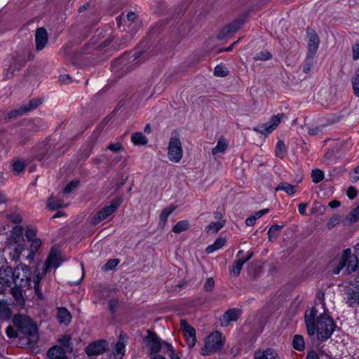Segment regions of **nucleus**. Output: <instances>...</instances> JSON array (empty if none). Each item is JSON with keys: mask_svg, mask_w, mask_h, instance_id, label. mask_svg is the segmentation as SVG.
Returning a JSON list of instances; mask_svg holds the SVG:
<instances>
[{"mask_svg": "<svg viewBox=\"0 0 359 359\" xmlns=\"http://www.w3.org/2000/svg\"><path fill=\"white\" fill-rule=\"evenodd\" d=\"M353 59L357 60L359 58V42H356L352 48Z\"/></svg>", "mask_w": 359, "mask_h": 359, "instance_id": "55", "label": "nucleus"}, {"mask_svg": "<svg viewBox=\"0 0 359 359\" xmlns=\"http://www.w3.org/2000/svg\"><path fill=\"white\" fill-rule=\"evenodd\" d=\"M228 147V142L223 137L218 140L217 145L212 149V155L224 153Z\"/></svg>", "mask_w": 359, "mask_h": 359, "instance_id": "30", "label": "nucleus"}, {"mask_svg": "<svg viewBox=\"0 0 359 359\" xmlns=\"http://www.w3.org/2000/svg\"><path fill=\"white\" fill-rule=\"evenodd\" d=\"M351 81L354 95L359 97V67L355 70Z\"/></svg>", "mask_w": 359, "mask_h": 359, "instance_id": "36", "label": "nucleus"}, {"mask_svg": "<svg viewBox=\"0 0 359 359\" xmlns=\"http://www.w3.org/2000/svg\"><path fill=\"white\" fill-rule=\"evenodd\" d=\"M161 349L165 353H167L168 356L175 352L173 346L170 344L165 341H162Z\"/></svg>", "mask_w": 359, "mask_h": 359, "instance_id": "50", "label": "nucleus"}, {"mask_svg": "<svg viewBox=\"0 0 359 359\" xmlns=\"http://www.w3.org/2000/svg\"><path fill=\"white\" fill-rule=\"evenodd\" d=\"M112 270V259H109L107 262L102 266V271H109Z\"/></svg>", "mask_w": 359, "mask_h": 359, "instance_id": "59", "label": "nucleus"}, {"mask_svg": "<svg viewBox=\"0 0 359 359\" xmlns=\"http://www.w3.org/2000/svg\"><path fill=\"white\" fill-rule=\"evenodd\" d=\"M15 268L13 271L11 267H6L5 269H0V275L6 278H11L15 287L23 288H30L31 286V278L29 277L30 273L29 269L24 265L20 268Z\"/></svg>", "mask_w": 359, "mask_h": 359, "instance_id": "2", "label": "nucleus"}, {"mask_svg": "<svg viewBox=\"0 0 359 359\" xmlns=\"http://www.w3.org/2000/svg\"><path fill=\"white\" fill-rule=\"evenodd\" d=\"M311 179L313 183H319L324 179V172L320 169L313 170L311 172Z\"/></svg>", "mask_w": 359, "mask_h": 359, "instance_id": "43", "label": "nucleus"}, {"mask_svg": "<svg viewBox=\"0 0 359 359\" xmlns=\"http://www.w3.org/2000/svg\"><path fill=\"white\" fill-rule=\"evenodd\" d=\"M224 345V339L220 332L216 331L209 334L204 341V347L201 350L203 355H209L220 351Z\"/></svg>", "mask_w": 359, "mask_h": 359, "instance_id": "3", "label": "nucleus"}, {"mask_svg": "<svg viewBox=\"0 0 359 359\" xmlns=\"http://www.w3.org/2000/svg\"><path fill=\"white\" fill-rule=\"evenodd\" d=\"M6 335L8 338L13 339L18 337L17 331L12 327L8 326L6 330Z\"/></svg>", "mask_w": 359, "mask_h": 359, "instance_id": "53", "label": "nucleus"}, {"mask_svg": "<svg viewBox=\"0 0 359 359\" xmlns=\"http://www.w3.org/2000/svg\"><path fill=\"white\" fill-rule=\"evenodd\" d=\"M59 81L61 83H68L71 81V79H70L69 76L67 74L61 75L59 77Z\"/></svg>", "mask_w": 359, "mask_h": 359, "instance_id": "61", "label": "nucleus"}, {"mask_svg": "<svg viewBox=\"0 0 359 359\" xmlns=\"http://www.w3.org/2000/svg\"><path fill=\"white\" fill-rule=\"evenodd\" d=\"M45 275H42L40 271V265L39 266H36L34 270V290L36 296L39 300L43 299L44 297L43 292L40 287V283L41 279L43 278Z\"/></svg>", "mask_w": 359, "mask_h": 359, "instance_id": "18", "label": "nucleus"}, {"mask_svg": "<svg viewBox=\"0 0 359 359\" xmlns=\"http://www.w3.org/2000/svg\"><path fill=\"white\" fill-rule=\"evenodd\" d=\"M121 149V147L120 144H114V159L119 161V160L123 158V161L121 163V166L123 168H124L127 165L126 152L123 151V154H120V155L118 156L116 154V152L119 151Z\"/></svg>", "mask_w": 359, "mask_h": 359, "instance_id": "38", "label": "nucleus"}, {"mask_svg": "<svg viewBox=\"0 0 359 359\" xmlns=\"http://www.w3.org/2000/svg\"><path fill=\"white\" fill-rule=\"evenodd\" d=\"M36 49L41 50L48 43V33L45 28H37L35 33Z\"/></svg>", "mask_w": 359, "mask_h": 359, "instance_id": "16", "label": "nucleus"}, {"mask_svg": "<svg viewBox=\"0 0 359 359\" xmlns=\"http://www.w3.org/2000/svg\"><path fill=\"white\" fill-rule=\"evenodd\" d=\"M131 142L137 146H143L147 144L148 140L141 132L133 133L130 137Z\"/></svg>", "mask_w": 359, "mask_h": 359, "instance_id": "27", "label": "nucleus"}, {"mask_svg": "<svg viewBox=\"0 0 359 359\" xmlns=\"http://www.w3.org/2000/svg\"><path fill=\"white\" fill-rule=\"evenodd\" d=\"M136 20L137 15L133 11L128 12L126 15L121 13L116 18L117 29L120 32L127 31V28H130L135 22Z\"/></svg>", "mask_w": 359, "mask_h": 359, "instance_id": "12", "label": "nucleus"}, {"mask_svg": "<svg viewBox=\"0 0 359 359\" xmlns=\"http://www.w3.org/2000/svg\"><path fill=\"white\" fill-rule=\"evenodd\" d=\"M307 205H308L307 203H299L298 205V210L301 215H306V208H307Z\"/></svg>", "mask_w": 359, "mask_h": 359, "instance_id": "60", "label": "nucleus"}, {"mask_svg": "<svg viewBox=\"0 0 359 359\" xmlns=\"http://www.w3.org/2000/svg\"><path fill=\"white\" fill-rule=\"evenodd\" d=\"M190 227L189 222L187 220H181L177 222L173 226L172 231L175 233H180L187 230Z\"/></svg>", "mask_w": 359, "mask_h": 359, "instance_id": "37", "label": "nucleus"}, {"mask_svg": "<svg viewBox=\"0 0 359 359\" xmlns=\"http://www.w3.org/2000/svg\"><path fill=\"white\" fill-rule=\"evenodd\" d=\"M225 243H226V239L222 237H219L215 241V242L212 244L209 245L206 248L205 252L208 254L212 253L215 251L218 250L219 249L222 248L225 245Z\"/></svg>", "mask_w": 359, "mask_h": 359, "instance_id": "28", "label": "nucleus"}, {"mask_svg": "<svg viewBox=\"0 0 359 359\" xmlns=\"http://www.w3.org/2000/svg\"><path fill=\"white\" fill-rule=\"evenodd\" d=\"M20 111H21V108H18L15 110H13V111H11L9 114H8V117L9 118H13V117H15L16 116H18V115H24L23 113H20Z\"/></svg>", "mask_w": 359, "mask_h": 359, "instance_id": "63", "label": "nucleus"}, {"mask_svg": "<svg viewBox=\"0 0 359 359\" xmlns=\"http://www.w3.org/2000/svg\"><path fill=\"white\" fill-rule=\"evenodd\" d=\"M271 57L269 52H261L255 57V60H267Z\"/></svg>", "mask_w": 359, "mask_h": 359, "instance_id": "52", "label": "nucleus"}, {"mask_svg": "<svg viewBox=\"0 0 359 359\" xmlns=\"http://www.w3.org/2000/svg\"><path fill=\"white\" fill-rule=\"evenodd\" d=\"M255 359H279L276 351L271 348L258 350L255 353Z\"/></svg>", "mask_w": 359, "mask_h": 359, "instance_id": "24", "label": "nucleus"}, {"mask_svg": "<svg viewBox=\"0 0 359 359\" xmlns=\"http://www.w3.org/2000/svg\"><path fill=\"white\" fill-rule=\"evenodd\" d=\"M348 219L351 223L359 219V205L350 212Z\"/></svg>", "mask_w": 359, "mask_h": 359, "instance_id": "48", "label": "nucleus"}, {"mask_svg": "<svg viewBox=\"0 0 359 359\" xmlns=\"http://www.w3.org/2000/svg\"><path fill=\"white\" fill-rule=\"evenodd\" d=\"M57 320L60 323L69 324L71 322L72 316L65 307H59L57 312Z\"/></svg>", "mask_w": 359, "mask_h": 359, "instance_id": "26", "label": "nucleus"}, {"mask_svg": "<svg viewBox=\"0 0 359 359\" xmlns=\"http://www.w3.org/2000/svg\"><path fill=\"white\" fill-rule=\"evenodd\" d=\"M7 218L9 221L13 222V224H20L22 221V216L19 213H17V212L8 214L7 215Z\"/></svg>", "mask_w": 359, "mask_h": 359, "instance_id": "47", "label": "nucleus"}, {"mask_svg": "<svg viewBox=\"0 0 359 359\" xmlns=\"http://www.w3.org/2000/svg\"><path fill=\"white\" fill-rule=\"evenodd\" d=\"M33 58L30 48H25L22 55H18L13 58V62L11 66L12 71L7 72L5 75L6 79H9L14 74L15 71L20 69L23 67L27 62Z\"/></svg>", "mask_w": 359, "mask_h": 359, "instance_id": "8", "label": "nucleus"}, {"mask_svg": "<svg viewBox=\"0 0 359 359\" xmlns=\"http://www.w3.org/2000/svg\"><path fill=\"white\" fill-rule=\"evenodd\" d=\"M128 341V336L121 332L118 339L114 346V359H123L126 353V345Z\"/></svg>", "mask_w": 359, "mask_h": 359, "instance_id": "13", "label": "nucleus"}, {"mask_svg": "<svg viewBox=\"0 0 359 359\" xmlns=\"http://www.w3.org/2000/svg\"><path fill=\"white\" fill-rule=\"evenodd\" d=\"M175 210V206L172 205H171L163 210V211L161 212L160 217H159V224L161 226H165L168 217Z\"/></svg>", "mask_w": 359, "mask_h": 359, "instance_id": "31", "label": "nucleus"}, {"mask_svg": "<svg viewBox=\"0 0 359 359\" xmlns=\"http://www.w3.org/2000/svg\"><path fill=\"white\" fill-rule=\"evenodd\" d=\"M128 42V38L126 36H124V38L123 39L120 40L119 41H118V39H116V41L118 48H121L126 46Z\"/></svg>", "mask_w": 359, "mask_h": 359, "instance_id": "62", "label": "nucleus"}, {"mask_svg": "<svg viewBox=\"0 0 359 359\" xmlns=\"http://www.w3.org/2000/svg\"><path fill=\"white\" fill-rule=\"evenodd\" d=\"M108 349V341L104 339H100L89 344L86 347L85 352L88 356H95L102 354Z\"/></svg>", "mask_w": 359, "mask_h": 359, "instance_id": "11", "label": "nucleus"}, {"mask_svg": "<svg viewBox=\"0 0 359 359\" xmlns=\"http://www.w3.org/2000/svg\"><path fill=\"white\" fill-rule=\"evenodd\" d=\"M11 316V311L6 302L0 301V320H8Z\"/></svg>", "mask_w": 359, "mask_h": 359, "instance_id": "33", "label": "nucleus"}, {"mask_svg": "<svg viewBox=\"0 0 359 359\" xmlns=\"http://www.w3.org/2000/svg\"><path fill=\"white\" fill-rule=\"evenodd\" d=\"M239 315L240 311L237 309H230L226 311L219 318L220 325L223 327L227 326L231 322L237 320Z\"/></svg>", "mask_w": 359, "mask_h": 359, "instance_id": "21", "label": "nucleus"}, {"mask_svg": "<svg viewBox=\"0 0 359 359\" xmlns=\"http://www.w3.org/2000/svg\"><path fill=\"white\" fill-rule=\"evenodd\" d=\"M293 348L297 351H302L304 349V341L301 335H294L292 341Z\"/></svg>", "mask_w": 359, "mask_h": 359, "instance_id": "40", "label": "nucleus"}, {"mask_svg": "<svg viewBox=\"0 0 359 359\" xmlns=\"http://www.w3.org/2000/svg\"><path fill=\"white\" fill-rule=\"evenodd\" d=\"M315 310L311 309L305 313V323L308 334L311 336L316 332L320 340H326L330 337L334 330L333 320L327 313L320 314L315 320Z\"/></svg>", "mask_w": 359, "mask_h": 359, "instance_id": "1", "label": "nucleus"}, {"mask_svg": "<svg viewBox=\"0 0 359 359\" xmlns=\"http://www.w3.org/2000/svg\"><path fill=\"white\" fill-rule=\"evenodd\" d=\"M95 302L104 305L107 304L109 311L112 312L111 290L104 285H100L95 292Z\"/></svg>", "mask_w": 359, "mask_h": 359, "instance_id": "9", "label": "nucleus"}, {"mask_svg": "<svg viewBox=\"0 0 359 359\" xmlns=\"http://www.w3.org/2000/svg\"><path fill=\"white\" fill-rule=\"evenodd\" d=\"M111 215H112V204L104 207L95 215L93 216L90 219V224L96 225Z\"/></svg>", "mask_w": 359, "mask_h": 359, "instance_id": "19", "label": "nucleus"}, {"mask_svg": "<svg viewBox=\"0 0 359 359\" xmlns=\"http://www.w3.org/2000/svg\"><path fill=\"white\" fill-rule=\"evenodd\" d=\"M71 339L72 338L69 335L65 334L59 338L58 342L62 345L67 351L71 352L72 351Z\"/></svg>", "mask_w": 359, "mask_h": 359, "instance_id": "41", "label": "nucleus"}, {"mask_svg": "<svg viewBox=\"0 0 359 359\" xmlns=\"http://www.w3.org/2000/svg\"><path fill=\"white\" fill-rule=\"evenodd\" d=\"M41 245V241L40 238H34L32 241V243L30 245V255L32 257L35 255L38 249Z\"/></svg>", "mask_w": 359, "mask_h": 359, "instance_id": "44", "label": "nucleus"}, {"mask_svg": "<svg viewBox=\"0 0 359 359\" xmlns=\"http://www.w3.org/2000/svg\"><path fill=\"white\" fill-rule=\"evenodd\" d=\"M180 327L189 347H194L196 341L195 330L185 320L180 321Z\"/></svg>", "mask_w": 359, "mask_h": 359, "instance_id": "14", "label": "nucleus"}, {"mask_svg": "<svg viewBox=\"0 0 359 359\" xmlns=\"http://www.w3.org/2000/svg\"><path fill=\"white\" fill-rule=\"evenodd\" d=\"M183 156V148L178 134H173L168 144V158L174 163L180 162Z\"/></svg>", "mask_w": 359, "mask_h": 359, "instance_id": "6", "label": "nucleus"}, {"mask_svg": "<svg viewBox=\"0 0 359 359\" xmlns=\"http://www.w3.org/2000/svg\"><path fill=\"white\" fill-rule=\"evenodd\" d=\"M215 286V281L212 278H208L204 284V289L206 291H211Z\"/></svg>", "mask_w": 359, "mask_h": 359, "instance_id": "54", "label": "nucleus"}, {"mask_svg": "<svg viewBox=\"0 0 359 359\" xmlns=\"http://www.w3.org/2000/svg\"><path fill=\"white\" fill-rule=\"evenodd\" d=\"M242 24L243 22L239 21L233 22L229 24L225 27H224L221 32L218 34V38L219 39H222L225 36L236 32L240 29Z\"/></svg>", "mask_w": 359, "mask_h": 359, "instance_id": "22", "label": "nucleus"}, {"mask_svg": "<svg viewBox=\"0 0 359 359\" xmlns=\"http://www.w3.org/2000/svg\"><path fill=\"white\" fill-rule=\"evenodd\" d=\"M228 72H229V71H228L227 68L221 65H217L214 69V74L216 76H220V77L226 76L228 74Z\"/></svg>", "mask_w": 359, "mask_h": 359, "instance_id": "46", "label": "nucleus"}, {"mask_svg": "<svg viewBox=\"0 0 359 359\" xmlns=\"http://www.w3.org/2000/svg\"><path fill=\"white\" fill-rule=\"evenodd\" d=\"M43 98H34L30 100L29 102L20 107L21 111L20 113H23V114H26L34 109H36L39 105H41L43 102Z\"/></svg>", "mask_w": 359, "mask_h": 359, "instance_id": "25", "label": "nucleus"}, {"mask_svg": "<svg viewBox=\"0 0 359 359\" xmlns=\"http://www.w3.org/2000/svg\"><path fill=\"white\" fill-rule=\"evenodd\" d=\"M347 264L346 271L347 273H351L355 271L358 265V261L355 256L351 255V250L349 248L344 250L342 252L340 261L337 266L334 269L333 273L337 275Z\"/></svg>", "mask_w": 359, "mask_h": 359, "instance_id": "5", "label": "nucleus"}, {"mask_svg": "<svg viewBox=\"0 0 359 359\" xmlns=\"http://www.w3.org/2000/svg\"><path fill=\"white\" fill-rule=\"evenodd\" d=\"M62 262L59 257L58 252L52 248L45 261V262L38 263L36 266L40 265V271L42 275H46L51 269H57L61 264Z\"/></svg>", "mask_w": 359, "mask_h": 359, "instance_id": "7", "label": "nucleus"}, {"mask_svg": "<svg viewBox=\"0 0 359 359\" xmlns=\"http://www.w3.org/2000/svg\"><path fill=\"white\" fill-rule=\"evenodd\" d=\"M252 257V253L251 252L246 258L245 259H239L236 260L232 266H229V273L231 276H238L241 271L242 269V267L243 264L247 262L251 257Z\"/></svg>", "mask_w": 359, "mask_h": 359, "instance_id": "23", "label": "nucleus"}, {"mask_svg": "<svg viewBox=\"0 0 359 359\" xmlns=\"http://www.w3.org/2000/svg\"><path fill=\"white\" fill-rule=\"evenodd\" d=\"M307 36L309 38L308 48L309 52L312 55H315L319 46L320 40L316 33L311 29H308Z\"/></svg>", "mask_w": 359, "mask_h": 359, "instance_id": "17", "label": "nucleus"}, {"mask_svg": "<svg viewBox=\"0 0 359 359\" xmlns=\"http://www.w3.org/2000/svg\"><path fill=\"white\" fill-rule=\"evenodd\" d=\"M36 236V231L33 229H27L25 231V236L29 241L34 239Z\"/></svg>", "mask_w": 359, "mask_h": 359, "instance_id": "56", "label": "nucleus"}, {"mask_svg": "<svg viewBox=\"0 0 359 359\" xmlns=\"http://www.w3.org/2000/svg\"><path fill=\"white\" fill-rule=\"evenodd\" d=\"M347 196L351 199H353L354 198H355L357 196L356 189L353 187H349L347 190Z\"/></svg>", "mask_w": 359, "mask_h": 359, "instance_id": "57", "label": "nucleus"}, {"mask_svg": "<svg viewBox=\"0 0 359 359\" xmlns=\"http://www.w3.org/2000/svg\"><path fill=\"white\" fill-rule=\"evenodd\" d=\"M269 211V210L268 208L259 210L252 215V217L255 218V220H257V219L260 218L264 215L267 213Z\"/></svg>", "mask_w": 359, "mask_h": 359, "instance_id": "58", "label": "nucleus"}, {"mask_svg": "<svg viewBox=\"0 0 359 359\" xmlns=\"http://www.w3.org/2000/svg\"><path fill=\"white\" fill-rule=\"evenodd\" d=\"M148 335L144 338L147 346L152 353H157L161 350V339L154 333L147 331Z\"/></svg>", "mask_w": 359, "mask_h": 359, "instance_id": "15", "label": "nucleus"}, {"mask_svg": "<svg viewBox=\"0 0 359 359\" xmlns=\"http://www.w3.org/2000/svg\"><path fill=\"white\" fill-rule=\"evenodd\" d=\"M13 323L18 330L26 337H37V327L33 320L29 318L21 315H16L13 318Z\"/></svg>", "mask_w": 359, "mask_h": 359, "instance_id": "4", "label": "nucleus"}, {"mask_svg": "<svg viewBox=\"0 0 359 359\" xmlns=\"http://www.w3.org/2000/svg\"><path fill=\"white\" fill-rule=\"evenodd\" d=\"M275 191H284L288 195H293L297 191V187L287 182H280Z\"/></svg>", "mask_w": 359, "mask_h": 359, "instance_id": "29", "label": "nucleus"}, {"mask_svg": "<svg viewBox=\"0 0 359 359\" xmlns=\"http://www.w3.org/2000/svg\"><path fill=\"white\" fill-rule=\"evenodd\" d=\"M25 168V163L22 160H16L12 165V170L15 175H19Z\"/></svg>", "mask_w": 359, "mask_h": 359, "instance_id": "39", "label": "nucleus"}, {"mask_svg": "<svg viewBox=\"0 0 359 359\" xmlns=\"http://www.w3.org/2000/svg\"><path fill=\"white\" fill-rule=\"evenodd\" d=\"M128 171L124 170L123 172H122V173L121 175V181L118 182L116 184V188L117 189L121 188L128 180Z\"/></svg>", "mask_w": 359, "mask_h": 359, "instance_id": "51", "label": "nucleus"}, {"mask_svg": "<svg viewBox=\"0 0 359 359\" xmlns=\"http://www.w3.org/2000/svg\"><path fill=\"white\" fill-rule=\"evenodd\" d=\"M306 359H319V357L316 352L310 351L307 354Z\"/></svg>", "mask_w": 359, "mask_h": 359, "instance_id": "64", "label": "nucleus"}, {"mask_svg": "<svg viewBox=\"0 0 359 359\" xmlns=\"http://www.w3.org/2000/svg\"><path fill=\"white\" fill-rule=\"evenodd\" d=\"M283 226L274 224L268 230V240L270 242H274L280 234V231Z\"/></svg>", "mask_w": 359, "mask_h": 359, "instance_id": "32", "label": "nucleus"}, {"mask_svg": "<svg viewBox=\"0 0 359 359\" xmlns=\"http://www.w3.org/2000/svg\"><path fill=\"white\" fill-rule=\"evenodd\" d=\"M79 181L73 180L68 183L63 189L64 194H69L78 187Z\"/></svg>", "mask_w": 359, "mask_h": 359, "instance_id": "49", "label": "nucleus"}, {"mask_svg": "<svg viewBox=\"0 0 359 359\" xmlns=\"http://www.w3.org/2000/svg\"><path fill=\"white\" fill-rule=\"evenodd\" d=\"M224 221H217L211 222L205 228V231L208 233H216L219 231L224 225Z\"/></svg>", "mask_w": 359, "mask_h": 359, "instance_id": "35", "label": "nucleus"}, {"mask_svg": "<svg viewBox=\"0 0 359 359\" xmlns=\"http://www.w3.org/2000/svg\"><path fill=\"white\" fill-rule=\"evenodd\" d=\"M47 205L50 210H57L66 206L61 200L53 196L48 199Z\"/></svg>", "mask_w": 359, "mask_h": 359, "instance_id": "34", "label": "nucleus"}, {"mask_svg": "<svg viewBox=\"0 0 359 359\" xmlns=\"http://www.w3.org/2000/svg\"><path fill=\"white\" fill-rule=\"evenodd\" d=\"M12 283L13 282L11 280V278L0 275V294L4 291L6 287H11Z\"/></svg>", "mask_w": 359, "mask_h": 359, "instance_id": "45", "label": "nucleus"}, {"mask_svg": "<svg viewBox=\"0 0 359 359\" xmlns=\"http://www.w3.org/2000/svg\"><path fill=\"white\" fill-rule=\"evenodd\" d=\"M286 152V147L285 143L279 140L276 146V155L280 158H283Z\"/></svg>", "mask_w": 359, "mask_h": 359, "instance_id": "42", "label": "nucleus"}, {"mask_svg": "<svg viewBox=\"0 0 359 359\" xmlns=\"http://www.w3.org/2000/svg\"><path fill=\"white\" fill-rule=\"evenodd\" d=\"M283 117V114H278L273 116L268 123H263L257 127L253 128L252 130L262 135H268L278 126Z\"/></svg>", "mask_w": 359, "mask_h": 359, "instance_id": "10", "label": "nucleus"}, {"mask_svg": "<svg viewBox=\"0 0 359 359\" xmlns=\"http://www.w3.org/2000/svg\"><path fill=\"white\" fill-rule=\"evenodd\" d=\"M46 359H69L65 349L60 346H53L46 353Z\"/></svg>", "mask_w": 359, "mask_h": 359, "instance_id": "20", "label": "nucleus"}]
</instances>
